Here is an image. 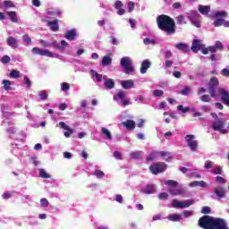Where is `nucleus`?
I'll return each instance as SVG.
<instances>
[{
	"label": "nucleus",
	"mask_w": 229,
	"mask_h": 229,
	"mask_svg": "<svg viewBox=\"0 0 229 229\" xmlns=\"http://www.w3.org/2000/svg\"><path fill=\"white\" fill-rule=\"evenodd\" d=\"M199 226L203 229H229L226 220L208 215H205L199 219Z\"/></svg>",
	"instance_id": "nucleus-1"
},
{
	"label": "nucleus",
	"mask_w": 229,
	"mask_h": 229,
	"mask_svg": "<svg viewBox=\"0 0 229 229\" xmlns=\"http://www.w3.org/2000/svg\"><path fill=\"white\" fill-rule=\"evenodd\" d=\"M157 28L166 33V35H174L176 33V22L171 16L161 14L157 17Z\"/></svg>",
	"instance_id": "nucleus-2"
},
{
	"label": "nucleus",
	"mask_w": 229,
	"mask_h": 229,
	"mask_svg": "<svg viewBox=\"0 0 229 229\" xmlns=\"http://www.w3.org/2000/svg\"><path fill=\"white\" fill-rule=\"evenodd\" d=\"M228 17V13L225 11H219L215 13V21L213 26L215 28H219V26H224L225 28H229V21H225V18Z\"/></svg>",
	"instance_id": "nucleus-3"
},
{
	"label": "nucleus",
	"mask_w": 229,
	"mask_h": 229,
	"mask_svg": "<svg viewBox=\"0 0 229 229\" xmlns=\"http://www.w3.org/2000/svg\"><path fill=\"white\" fill-rule=\"evenodd\" d=\"M225 124L226 120L225 118H220L213 122L211 128L214 131H219L222 135H226V133H228V130L225 129Z\"/></svg>",
	"instance_id": "nucleus-4"
},
{
	"label": "nucleus",
	"mask_w": 229,
	"mask_h": 229,
	"mask_svg": "<svg viewBox=\"0 0 229 229\" xmlns=\"http://www.w3.org/2000/svg\"><path fill=\"white\" fill-rule=\"evenodd\" d=\"M120 65L124 69L125 74H131L135 71L133 65H131V60L128 56L121 59Z\"/></svg>",
	"instance_id": "nucleus-5"
},
{
	"label": "nucleus",
	"mask_w": 229,
	"mask_h": 229,
	"mask_svg": "<svg viewBox=\"0 0 229 229\" xmlns=\"http://www.w3.org/2000/svg\"><path fill=\"white\" fill-rule=\"evenodd\" d=\"M167 169V165L164 162H157L149 166V171L152 174H160Z\"/></svg>",
	"instance_id": "nucleus-6"
},
{
	"label": "nucleus",
	"mask_w": 229,
	"mask_h": 229,
	"mask_svg": "<svg viewBox=\"0 0 229 229\" xmlns=\"http://www.w3.org/2000/svg\"><path fill=\"white\" fill-rule=\"evenodd\" d=\"M208 92L211 98H216V89L219 87V79L217 77H212L208 83Z\"/></svg>",
	"instance_id": "nucleus-7"
},
{
	"label": "nucleus",
	"mask_w": 229,
	"mask_h": 229,
	"mask_svg": "<svg viewBox=\"0 0 229 229\" xmlns=\"http://www.w3.org/2000/svg\"><path fill=\"white\" fill-rule=\"evenodd\" d=\"M188 15V19L193 26L196 28H201V21H199L201 16H199L198 12L191 11Z\"/></svg>",
	"instance_id": "nucleus-8"
},
{
	"label": "nucleus",
	"mask_w": 229,
	"mask_h": 229,
	"mask_svg": "<svg viewBox=\"0 0 229 229\" xmlns=\"http://www.w3.org/2000/svg\"><path fill=\"white\" fill-rule=\"evenodd\" d=\"M194 139H196V137L193 134H187L185 136V140H186L191 151L198 150V140H196Z\"/></svg>",
	"instance_id": "nucleus-9"
},
{
	"label": "nucleus",
	"mask_w": 229,
	"mask_h": 229,
	"mask_svg": "<svg viewBox=\"0 0 229 229\" xmlns=\"http://www.w3.org/2000/svg\"><path fill=\"white\" fill-rule=\"evenodd\" d=\"M31 51L33 55H39V56H48V58H53V56H55V55L51 51L42 49L37 47H33Z\"/></svg>",
	"instance_id": "nucleus-10"
},
{
	"label": "nucleus",
	"mask_w": 229,
	"mask_h": 229,
	"mask_svg": "<svg viewBox=\"0 0 229 229\" xmlns=\"http://www.w3.org/2000/svg\"><path fill=\"white\" fill-rule=\"evenodd\" d=\"M219 94L221 96V99L224 103V105H226L229 106V93L223 88L218 89Z\"/></svg>",
	"instance_id": "nucleus-11"
},
{
	"label": "nucleus",
	"mask_w": 229,
	"mask_h": 229,
	"mask_svg": "<svg viewBox=\"0 0 229 229\" xmlns=\"http://www.w3.org/2000/svg\"><path fill=\"white\" fill-rule=\"evenodd\" d=\"M59 126L63 128V130H66V131H64V137H66V139H69V137L74 133V129L69 127V125L65 124L64 122H60Z\"/></svg>",
	"instance_id": "nucleus-12"
},
{
	"label": "nucleus",
	"mask_w": 229,
	"mask_h": 229,
	"mask_svg": "<svg viewBox=\"0 0 229 229\" xmlns=\"http://www.w3.org/2000/svg\"><path fill=\"white\" fill-rule=\"evenodd\" d=\"M226 189L223 188V186H216L214 188V193L216 198H225L226 197Z\"/></svg>",
	"instance_id": "nucleus-13"
},
{
	"label": "nucleus",
	"mask_w": 229,
	"mask_h": 229,
	"mask_svg": "<svg viewBox=\"0 0 229 229\" xmlns=\"http://www.w3.org/2000/svg\"><path fill=\"white\" fill-rule=\"evenodd\" d=\"M203 47H205V45L201 44V40L194 39L192 41L191 51H193L194 53H198V51H201Z\"/></svg>",
	"instance_id": "nucleus-14"
},
{
	"label": "nucleus",
	"mask_w": 229,
	"mask_h": 229,
	"mask_svg": "<svg viewBox=\"0 0 229 229\" xmlns=\"http://www.w3.org/2000/svg\"><path fill=\"white\" fill-rule=\"evenodd\" d=\"M104 80V86L107 90H111V89H114L115 87V81H114V79H108L106 75L103 77Z\"/></svg>",
	"instance_id": "nucleus-15"
},
{
	"label": "nucleus",
	"mask_w": 229,
	"mask_h": 229,
	"mask_svg": "<svg viewBox=\"0 0 229 229\" xmlns=\"http://www.w3.org/2000/svg\"><path fill=\"white\" fill-rule=\"evenodd\" d=\"M149 67H151V61L148 59L143 60V62L141 63L140 70V74H146Z\"/></svg>",
	"instance_id": "nucleus-16"
},
{
	"label": "nucleus",
	"mask_w": 229,
	"mask_h": 229,
	"mask_svg": "<svg viewBox=\"0 0 229 229\" xmlns=\"http://www.w3.org/2000/svg\"><path fill=\"white\" fill-rule=\"evenodd\" d=\"M6 42H7V46L12 47L13 49H17V47H19V40H17V38L12 36L7 38Z\"/></svg>",
	"instance_id": "nucleus-17"
},
{
	"label": "nucleus",
	"mask_w": 229,
	"mask_h": 229,
	"mask_svg": "<svg viewBox=\"0 0 229 229\" xmlns=\"http://www.w3.org/2000/svg\"><path fill=\"white\" fill-rule=\"evenodd\" d=\"M121 86L125 90H130V89H133V87H135V82L133 81V80L122 81Z\"/></svg>",
	"instance_id": "nucleus-18"
},
{
	"label": "nucleus",
	"mask_w": 229,
	"mask_h": 229,
	"mask_svg": "<svg viewBox=\"0 0 229 229\" xmlns=\"http://www.w3.org/2000/svg\"><path fill=\"white\" fill-rule=\"evenodd\" d=\"M47 26L50 28L51 31H58L60 26H58V20L47 21Z\"/></svg>",
	"instance_id": "nucleus-19"
},
{
	"label": "nucleus",
	"mask_w": 229,
	"mask_h": 229,
	"mask_svg": "<svg viewBox=\"0 0 229 229\" xmlns=\"http://www.w3.org/2000/svg\"><path fill=\"white\" fill-rule=\"evenodd\" d=\"M5 13L8 15L11 22H14V24L19 22V17H17V13L15 11H7Z\"/></svg>",
	"instance_id": "nucleus-20"
},
{
	"label": "nucleus",
	"mask_w": 229,
	"mask_h": 229,
	"mask_svg": "<svg viewBox=\"0 0 229 229\" xmlns=\"http://www.w3.org/2000/svg\"><path fill=\"white\" fill-rule=\"evenodd\" d=\"M174 47L179 51H182V53H189V51H191L189 45L186 43H177Z\"/></svg>",
	"instance_id": "nucleus-21"
},
{
	"label": "nucleus",
	"mask_w": 229,
	"mask_h": 229,
	"mask_svg": "<svg viewBox=\"0 0 229 229\" xmlns=\"http://www.w3.org/2000/svg\"><path fill=\"white\" fill-rule=\"evenodd\" d=\"M170 194L172 196H183V195L187 194V190H185V188L171 190Z\"/></svg>",
	"instance_id": "nucleus-22"
},
{
	"label": "nucleus",
	"mask_w": 229,
	"mask_h": 229,
	"mask_svg": "<svg viewBox=\"0 0 229 229\" xmlns=\"http://www.w3.org/2000/svg\"><path fill=\"white\" fill-rule=\"evenodd\" d=\"M124 4L123 2L117 0L114 3V8L117 10L118 15H124V9L123 8Z\"/></svg>",
	"instance_id": "nucleus-23"
},
{
	"label": "nucleus",
	"mask_w": 229,
	"mask_h": 229,
	"mask_svg": "<svg viewBox=\"0 0 229 229\" xmlns=\"http://www.w3.org/2000/svg\"><path fill=\"white\" fill-rule=\"evenodd\" d=\"M64 38H67V40L72 41L76 38V30L72 29V30H68L64 34Z\"/></svg>",
	"instance_id": "nucleus-24"
},
{
	"label": "nucleus",
	"mask_w": 229,
	"mask_h": 229,
	"mask_svg": "<svg viewBox=\"0 0 229 229\" xmlns=\"http://www.w3.org/2000/svg\"><path fill=\"white\" fill-rule=\"evenodd\" d=\"M155 185L148 184L141 191V192H143L144 194H155Z\"/></svg>",
	"instance_id": "nucleus-25"
},
{
	"label": "nucleus",
	"mask_w": 229,
	"mask_h": 229,
	"mask_svg": "<svg viewBox=\"0 0 229 229\" xmlns=\"http://www.w3.org/2000/svg\"><path fill=\"white\" fill-rule=\"evenodd\" d=\"M123 126L126 127L127 130H133L135 128V121L127 120L122 123Z\"/></svg>",
	"instance_id": "nucleus-26"
},
{
	"label": "nucleus",
	"mask_w": 229,
	"mask_h": 229,
	"mask_svg": "<svg viewBox=\"0 0 229 229\" xmlns=\"http://www.w3.org/2000/svg\"><path fill=\"white\" fill-rule=\"evenodd\" d=\"M199 12L202 13V15H208L210 12V6L208 5H199Z\"/></svg>",
	"instance_id": "nucleus-27"
},
{
	"label": "nucleus",
	"mask_w": 229,
	"mask_h": 229,
	"mask_svg": "<svg viewBox=\"0 0 229 229\" xmlns=\"http://www.w3.org/2000/svg\"><path fill=\"white\" fill-rule=\"evenodd\" d=\"M47 13L50 16V17H62V12L60 10H47Z\"/></svg>",
	"instance_id": "nucleus-28"
},
{
	"label": "nucleus",
	"mask_w": 229,
	"mask_h": 229,
	"mask_svg": "<svg viewBox=\"0 0 229 229\" xmlns=\"http://www.w3.org/2000/svg\"><path fill=\"white\" fill-rule=\"evenodd\" d=\"M102 65L103 67L112 65V57L110 55H105L102 59Z\"/></svg>",
	"instance_id": "nucleus-29"
},
{
	"label": "nucleus",
	"mask_w": 229,
	"mask_h": 229,
	"mask_svg": "<svg viewBox=\"0 0 229 229\" xmlns=\"http://www.w3.org/2000/svg\"><path fill=\"white\" fill-rule=\"evenodd\" d=\"M101 131H102V135H105L106 139H107V140H112V133L110 132V131L105 127L101 128Z\"/></svg>",
	"instance_id": "nucleus-30"
},
{
	"label": "nucleus",
	"mask_w": 229,
	"mask_h": 229,
	"mask_svg": "<svg viewBox=\"0 0 229 229\" xmlns=\"http://www.w3.org/2000/svg\"><path fill=\"white\" fill-rule=\"evenodd\" d=\"M38 96L42 101H46L47 98H49V95L47 94V90H41L38 92Z\"/></svg>",
	"instance_id": "nucleus-31"
},
{
	"label": "nucleus",
	"mask_w": 229,
	"mask_h": 229,
	"mask_svg": "<svg viewBox=\"0 0 229 229\" xmlns=\"http://www.w3.org/2000/svg\"><path fill=\"white\" fill-rule=\"evenodd\" d=\"M2 84L4 85V89L5 90H11L12 89V81H8V80H4Z\"/></svg>",
	"instance_id": "nucleus-32"
},
{
	"label": "nucleus",
	"mask_w": 229,
	"mask_h": 229,
	"mask_svg": "<svg viewBox=\"0 0 229 229\" xmlns=\"http://www.w3.org/2000/svg\"><path fill=\"white\" fill-rule=\"evenodd\" d=\"M39 176L40 178H51V175L49 174H47V172H46V170L44 168L39 169Z\"/></svg>",
	"instance_id": "nucleus-33"
},
{
	"label": "nucleus",
	"mask_w": 229,
	"mask_h": 229,
	"mask_svg": "<svg viewBox=\"0 0 229 229\" xmlns=\"http://www.w3.org/2000/svg\"><path fill=\"white\" fill-rule=\"evenodd\" d=\"M10 78H21V72H19L18 70H12L10 72Z\"/></svg>",
	"instance_id": "nucleus-34"
},
{
	"label": "nucleus",
	"mask_w": 229,
	"mask_h": 229,
	"mask_svg": "<svg viewBox=\"0 0 229 229\" xmlns=\"http://www.w3.org/2000/svg\"><path fill=\"white\" fill-rule=\"evenodd\" d=\"M168 219L174 222L180 221L182 219V216L178 214H173L169 216Z\"/></svg>",
	"instance_id": "nucleus-35"
},
{
	"label": "nucleus",
	"mask_w": 229,
	"mask_h": 229,
	"mask_svg": "<svg viewBox=\"0 0 229 229\" xmlns=\"http://www.w3.org/2000/svg\"><path fill=\"white\" fill-rule=\"evenodd\" d=\"M160 157H167L165 160V162H171V160H173V157L169 156V152H165V151H161L159 152Z\"/></svg>",
	"instance_id": "nucleus-36"
},
{
	"label": "nucleus",
	"mask_w": 229,
	"mask_h": 229,
	"mask_svg": "<svg viewBox=\"0 0 229 229\" xmlns=\"http://www.w3.org/2000/svg\"><path fill=\"white\" fill-rule=\"evenodd\" d=\"M140 155H142V151H134L131 153V158L137 160L140 158Z\"/></svg>",
	"instance_id": "nucleus-37"
},
{
	"label": "nucleus",
	"mask_w": 229,
	"mask_h": 229,
	"mask_svg": "<svg viewBox=\"0 0 229 229\" xmlns=\"http://www.w3.org/2000/svg\"><path fill=\"white\" fill-rule=\"evenodd\" d=\"M143 43L145 44V46H149L150 44L152 46H155V44H157V41L155 39H150L148 38H145L143 39Z\"/></svg>",
	"instance_id": "nucleus-38"
},
{
	"label": "nucleus",
	"mask_w": 229,
	"mask_h": 229,
	"mask_svg": "<svg viewBox=\"0 0 229 229\" xmlns=\"http://www.w3.org/2000/svg\"><path fill=\"white\" fill-rule=\"evenodd\" d=\"M172 207H175V208H183V204L177 199H174L172 201Z\"/></svg>",
	"instance_id": "nucleus-39"
},
{
	"label": "nucleus",
	"mask_w": 229,
	"mask_h": 229,
	"mask_svg": "<svg viewBox=\"0 0 229 229\" xmlns=\"http://www.w3.org/2000/svg\"><path fill=\"white\" fill-rule=\"evenodd\" d=\"M157 155H158L157 152H152L149 154L146 158L147 162H153V160L157 158Z\"/></svg>",
	"instance_id": "nucleus-40"
},
{
	"label": "nucleus",
	"mask_w": 229,
	"mask_h": 229,
	"mask_svg": "<svg viewBox=\"0 0 229 229\" xmlns=\"http://www.w3.org/2000/svg\"><path fill=\"white\" fill-rule=\"evenodd\" d=\"M194 204V200L192 199H187L182 201V208H187L188 207H191V205Z\"/></svg>",
	"instance_id": "nucleus-41"
},
{
	"label": "nucleus",
	"mask_w": 229,
	"mask_h": 229,
	"mask_svg": "<svg viewBox=\"0 0 229 229\" xmlns=\"http://www.w3.org/2000/svg\"><path fill=\"white\" fill-rule=\"evenodd\" d=\"M4 4L5 8H15V4H13V2H12L10 0H4Z\"/></svg>",
	"instance_id": "nucleus-42"
},
{
	"label": "nucleus",
	"mask_w": 229,
	"mask_h": 229,
	"mask_svg": "<svg viewBox=\"0 0 229 229\" xmlns=\"http://www.w3.org/2000/svg\"><path fill=\"white\" fill-rule=\"evenodd\" d=\"M165 185H168V187H176L178 185V182L174 180H168L165 182Z\"/></svg>",
	"instance_id": "nucleus-43"
},
{
	"label": "nucleus",
	"mask_w": 229,
	"mask_h": 229,
	"mask_svg": "<svg viewBox=\"0 0 229 229\" xmlns=\"http://www.w3.org/2000/svg\"><path fill=\"white\" fill-rule=\"evenodd\" d=\"M211 98L212 97L209 95H202L200 97V101H203V103H210Z\"/></svg>",
	"instance_id": "nucleus-44"
},
{
	"label": "nucleus",
	"mask_w": 229,
	"mask_h": 229,
	"mask_svg": "<svg viewBox=\"0 0 229 229\" xmlns=\"http://www.w3.org/2000/svg\"><path fill=\"white\" fill-rule=\"evenodd\" d=\"M61 89H62L63 92H67V90H69V89H71V86L67 82H63L61 84Z\"/></svg>",
	"instance_id": "nucleus-45"
},
{
	"label": "nucleus",
	"mask_w": 229,
	"mask_h": 229,
	"mask_svg": "<svg viewBox=\"0 0 229 229\" xmlns=\"http://www.w3.org/2000/svg\"><path fill=\"white\" fill-rule=\"evenodd\" d=\"M177 110H179L180 112H182V114H187V112H189V110H191L190 107H183V106L179 105L177 106Z\"/></svg>",
	"instance_id": "nucleus-46"
},
{
	"label": "nucleus",
	"mask_w": 229,
	"mask_h": 229,
	"mask_svg": "<svg viewBox=\"0 0 229 229\" xmlns=\"http://www.w3.org/2000/svg\"><path fill=\"white\" fill-rule=\"evenodd\" d=\"M117 98H118V99L123 100V99H124L126 98V93L120 89L117 92Z\"/></svg>",
	"instance_id": "nucleus-47"
},
{
	"label": "nucleus",
	"mask_w": 229,
	"mask_h": 229,
	"mask_svg": "<svg viewBox=\"0 0 229 229\" xmlns=\"http://www.w3.org/2000/svg\"><path fill=\"white\" fill-rule=\"evenodd\" d=\"M205 169H212V167H214V162L208 160L205 162L204 165Z\"/></svg>",
	"instance_id": "nucleus-48"
},
{
	"label": "nucleus",
	"mask_w": 229,
	"mask_h": 229,
	"mask_svg": "<svg viewBox=\"0 0 229 229\" xmlns=\"http://www.w3.org/2000/svg\"><path fill=\"white\" fill-rule=\"evenodd\" d=\"M154 96L156 98H162V96H164V90H162V89L154 90Z\"/></svg>",
	"instance_id": "nucleus-49"
},
{
	"label": "nucleus",
	"mask_w": 229,
	"mask_h": 229,
	"mask_svg": "<svg viewBox=\"0 0 229 229\" xmlns=\"http://www.w3.org/2000/svg\"><path fill=\"white\" fill-rule=\"evenodd\" d=\"M177 24H185V17H183V15L180 14L178 17H177Z\"/></svg>",
	"instance_id": "nucleus-50"
},
{
	"label": "nucleus",
	"mask_w": 229,
	"mask_h": 229,
	"mask_svg": "<svg viewBox=\"0 0 229 229\" xmlns=\"http://www.w3.org/2000/svg\"><path fill=\"white\" fill-rule=\"evenodd\" d=\"M23 38V42H25L26 44H31V38H30V35L25 34L22 36Z\"/></svg>",
	"instance_id": "nucleus-51"
},
{
	"label": "nucleus",
	"mask_w": 229,
	"mask_h": 229,
	"mask_svg": "<svg viewBox=\"0 0 229 229\" xmlns=\"http://www.w3.org/2000/svg\"><path fill=\"white\" fill-rule=\"evenodd\" d=\"M191 92V88L185 87L182 89L181 93L182 96H189V93Z\"/></svg>",
	"instance_id": "nucleus-52"
},
{
	"label": "nucleus",
	"mask_w": 229,
	"mask_h": 229,
	"mask_svg": "<svg viewBox=\"0 0 229 229\" xmlns=\"http://www.w3.org/2000/svg\"><path fill=\"white\" fill-rule=\"evenodd\" d=\"M11 58L8 55H4L1 59L2 64H9L11 62Z\"/></svg>",
	"instance_id": "nucleus-53"
},
{
	"label": "nucleus",
	"mask_w": 229,
	"mask_h": 229,
	"mask_svg": "<svg viewBox=\"0 0 229 229\" xmlns=\"http://www.w3.org/2000/svg\"><path fill=\"white\" fill-rule=\"evenodd\" d=\"M40 205L41 207H49V200L47 199H41Z\"/></svg>",
	"instance_id": "nucleus-54"
},
{
	"label": "nucleus",
	"mask_w": 229,
	"mask_h": 229,
	"mask_svg": "<svg viewBox=\"0 0 229 229\" xmlns=\"http://www.w3.org/2000/svg\"><path fill=\"white\" fill-rule=\"evenodd\" d=\"M95 176H97V178H103L105 176V173L101 170H96Z\"/></svg>",
	"instance_id": "nucleus-55"
},
{
	"label": "nucleus",
	"mask_w": 229,
	"mask_h": 229,
	"mask_svg": "<svg viewBox=\"0 0 229 229\" xmlns=\"http://www.w3.org/2000/svg\"><path fill=\"white\" fill-rule=\"evenodd\" d=\"M127 8H128L129 12H133V10H135V3L129 2L127 4Z\"/></svg>",
	"instance_id": "nucleus-56"
},
{
	"label": "nucleus",
	"mask_w": 229,
	"mask_h": 229,
	"mask_svg": "<svg viewBox=\"0 0 229 229\" xmlns=\"http://www.w3.org/2000/svg\"><path fill=\"white\" fill-rule=\"evenodd\" d=\"M210 207L204 206L201 209V214H210Z\"/></svg>",
	"instance_id": "nucleus-57"
},
{
	"label": "nucleus",
	"mask_w": 229,
	"mask_h": 229,
	"mask_svg": "<svg viewBox=\"0 0 229 229\" xmlns=\"http://www.w3.org/2000/svg\"><path fill=\"white\" fill-rule=\"evenodd\" d=\"M216 182H217V183H226V179H225L224 177L221 176H216Z\"/></svg>",
	"instance_id": "nucleus-58"
},
{
	"label": "nucleus",
	"mask_w": 229,
	"mask_h": 229,
	"mask_svg": "<svg viewBox=\"0 0 229 229\" xmlns=\"http://www.w3.org/2000/svg\"><path fill=\"white\" fill-rule=\"evenodd\" d=\"M223 174V168L221 166H218L214 169L213 174Z\"/></svg>",
	"instance_id": "nucleus-59"
},
{
	"label": "nucleus",
	"mask_w": 229,
	"mask_h": 229,
	"mask_svg": "<svg viewBox=\"0 0 229 229\" xmlns=\"http://www.w3.org/2000/svg\"><path fill=\"white\" fill-rule=\"evenodd\" d=\"M24 84L27 85L28 89L31 87V81L28 76H24Z\"/></svg>",
	"instance_id": "nucleus-60"
},
{
	"label": "nucleus",
	"mask_w": 229,
	"mask_h": 229,
	"mask_svg": "<svg viewBox=\"0 0 229 229\" xmlns=\"http://www.w3.org/2000/svg\"><path fill=\"white\" fill-rule=\"evenodd\" d=\"M222 76H225V78H229V70L227 68H224L221 71Z\"/></svg>",
	"instance_id": "nucleus-61"
},
{
	"label": "nucleus",
	"mask_w": 229,
	"mask_h": 229,
	"mask_svg": "<svg viewBox=\"0 0 229 229\" xmlns=\"http://www.w3.org/2000/svg\"><path fill=\"white\" fill-rule=\"evenodd\" d=\"M167 198H169V194L166 192H162L158 195L159 199H167Z\"/></svg>",
	"instance_id": "nucleus-62"
},
{
	"label": "nucleus",
	"mask_w": 229,
	"mask_h": 229,
	"mask_svg": "<svg viewBox=\"0 0 229 229\" xmlns=\"http://www.w3.org/2000/svg\"><path fill=\"white\" fill-rule=\"evenodd\" d=\"M165 55V58L169 59L171 58V56H173V52H171L170 50H166L164 52Z\"/></svg>",
	"instance_id": "nucleus-63"
},
{
	"label": "nucleus",
	"mask_w": 229,
	"mask_h": 229,
	"mask_svg": "<svg viewBox=\"0 0 229 229\" xmlns=\"http://www.w3.org/2000/svg\"><path fill=\"white\" fill-rule=\"evenodd\" d=\"M115 201H117V203H123V195L117 194L115 196Z\"/></svg>",
	"instance_id": "nucleus-64"
}]
</instances>
